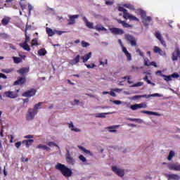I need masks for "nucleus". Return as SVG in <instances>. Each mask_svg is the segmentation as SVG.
Listing matches in <instances>:
<instances>
[{"instance_id": "nucleus-1", "label": "nucleus", "mask_w": 180, "mask_h": 180, "mask_svg": "<svg viewBox=\"0 0 180 180\" xmlns=\"http://www.w3.org/2000/svg\"><path fill=\"white\" fill-rule=\"evenodd\" d=\"M92 57V52H89L87 54H85L84 56H82L80 55H77L73 59L70 60L69 61V64L70 65H77L78 63H79L80 58L83 60V63L85 64L89 58Z\"/></svg>"}, {"instance_id": "nucleus-2", "label": "nucleus", "mask_w": 180, "mask_h": 180, "mask_svg": "<svg viewBox=\"0 0 180 180\" xmlns=\"http://www.w3.org/2000/svg\"><path fill=\"white\" fill-rule=\"evenodd\" d=\"M56 169H58V171H60L62 174V175H63V176L65 177H70L71 176V175H72V170H71V169L67 167V166H65V165H63L61 163H58L56 166H55Z\"/></svg>"}, {"instance_id": "nucleus-3", "label": "nucleus", "mask_w": 180, "mask_h": 180, "mask_svg": "<svg viewBox=\"0 0 180 180\" xmlns=\"http://www.w3.org/2000/svg\"><path fill=\"white\" fill-rule=\"evenodd\" d=\"M138 12L142 19V23L144 26H148V25H150V22L153 20L151 17H147V13L143 10L139 9L138 10Z\"/></svg>"}, {"instance_id": "nucleus-4", "label": "nucleus", "mask_w": 180, "mask_h": 180, "mask_svg": "<svg viewBox=\"0 0 180 180\" xmlns=\"http://www.w3.org/2000/svg\"><path fill=\"white\" fill-rule=\"evenodd\" d=\"M124 37L127 41H129L132 47H136L137 46V40L134 36L130 34H125Z\"/></svg>"}, {"instance_id": "nucleus-5", "label": "nucleus", "mask_w": 180, "mask_h": 180, "mask_svg": "<svg viewBox=\"0 0 180 180\" xmlns=\"http://www.w3.org/2000/svg\"><path fill=\"white\" fill-rule=\"evenodd\" d=\"M37 92V90L35 89H30V90H27L22 93V96L24 98H32V96H34Z\"/></svg>"}, {"instance_id": "nucleus-6", "label": "nucleus", "mask_w": 180, "mask_h": 180, "mask_svg": "<svg viewBox=\"0 0 180 180\" xmlns=\"http://www.w3.org/2000/svg\"><path fill=\"white\" fill-rule=\"evenodd\" d=\"M4 96H6V98H9L10 99H16V98L19 96V94L15 91H7L4 92Z\"/></svg>"}, {"instance_id": "nucleus-7", "label": "nucleus", "mask_w": 180, "mask_h": 180, "mask_svg": "<svg viewBox=\"0 0 180 180\" xmlns=\"http://www.w3.org/2000/svg\"><path fill=\"white\" fill-rule=\"evenodd\" d=\"M37 114V112H36V110H32V108H29L28 113L26 116L27 120H33V119H34V116H36Z\"/></svg>"}, {"instance_id": "nucleus-8", "label": "nucleus", "mask_w": 180, "mask_h": 180, "mask_svg": "<svg viewBox=\"0 0 180 180\" xmlns=\"http://www.w3.org/2000/svg\"><path fill=\"white\" fill-rule=\"evenodd\" d=\"M65 160L68 164H71L72 165H74V163L75 162V160L71 156L70 150L68 149L66 150Z\"/></svg>"}, {"instance_id": "nucleus-9", "label": "nucleus", "mask_w": 180, "mask_h": 180, "mask_svg": "<svg viewBox=\"0 0 180 180\" xmlns=\"http://www.w3.org/2000/svg\"><path fill=\"white\" fill-rule=\"evenodd\" d=\"M112 172H115L116 175H118V176H124V170L117 168L116 166L112 167Z\"/></svg>"}, {"instance_id": "nucleus-10", "label": "nucleus", "mask_w": 180, "mask_h": 180, "mask_svg": "<svg viewBox=\"0 0 180 180\" xmlns=\"http://www.w3.org/2000/svg\"><path fill=\"white\" fill-rule=\"evenodd\" d=\"M110 32L115 35H122L124 34V31L123 30L117 27L110 28Z\"/></svg>"}, {"instance_id": "nucleus-11", "label": "nucleus", "mask_w": 180, "mask_h": 180, "mask_svg": "<svg viewBox=\"0 0 180 180\" xmlns=\"http://www.w3.org/2000/svg\"><path fill=\"white\" fill-rule=\"evenodd\" d=\"M165 81H167V82H169V81H172V78H179V74L177 72L173 73L172 75H162Z\"/></svg>"}, {"instance_id": "nucleus-12", "label": "nucleus", "mask_w": 180, "mask_h": 180, "mask_svg": "<svg viewBox=\"0 0 180 180\" xmlns=\"http://www.w3.org/2000/svg\"><path fill=\"white\" fill-rule=\"evenodd\" d=\"M143 108H147V103H139V104L131 105L130 106V108L131 109V110H137V109H141Z\"/></svg>"}, {"instance_id": "nucleus-13", "label": "nucleus", "mask_w": 180, "mask_h": 180, "mask_svg": "<svg viewBox=\"0 0 180 180\" xmlns=\"http://www.w3.org/2000/svg\"><path fill=\"white\" fill-rule=\"evenodd\" d=\"M167 168H169L170 171H180V165L178 163L167 164Z\"/></svg>"}, {"instance_id": "nucleus-14", "label": "nucleus", "mask_w": 180, "mask_h": 180, "mask_svg": "<svg viewBox=\"0 0 180 180\" xmlns=\"http://www.w3.org/2000/svg\"><path fill=\"white\" fill-rule=\"evenodd\" d=\"M155 37L160 41L161 44L163 45V47H167V44L165 43V41H164V39H162V36H161L159 31L155 32Z\"/></svg>"}, {"instance_id": "nucleus-15", "label": "nucleus", "mask_w": 180, "mask_h": 180, "mask_svg": "<svg viewBox=\"0 0 180 180\" xmlns=\"http://www.w3.org/2000/svg\"><path fill=\"white\" fill-rule=\"evenodd\" d=\"M79 18V15H69L70 20H68V25L70 26L71 25H75V19H78Z\"/></svg>"}, {"instance_id": "nucleus-16", "label": "nucleus", "mask_w": 180, "mask_h": 180, "mask_svg": "<svg viewBox=\"0 0 180 180\" xmlns=\"http://www.w3.org/2000/svg\"><path fill=\"white\" fill-rule=\"evenodd\" d=\"M26 83V77H19L18 79L14 82L13 85H23V84Z\"/></svg>"}, {"instance_id": "nucleus-17", "label": "nucleus", "mask_w": 180, "mask_h": 180, "mask_svg": "<svg viewBox=\"0 0 180 180\" xmlns=\"http://www.w3.org/2000/svg\"><path fill=\"white\" fill-rule=\"evenodd\" d=\"M151 96H160V94H154L152 95H141V96H134L133 99H140L141 98H151Z\"/></svg>"}, {"instance_id": "nucleus-18", "label": "nucleus", "mask_w": 180, "mask_h": 180, "mask_svg": "<svg viewBox=\"0 0 180 180\" xmlns=\"http://www.w3.org/2000/svg\"><path fill=\"white\" fill-rule=\"evenodd\" d=\"M165 176L167 178L168 180H179L180 179V176L174 174H165Z\"/></svg>"}, {"instance_id": "nucleus-19", "label": "nucleus", "mask_w": 180, "mask_h": 180, "mask_svg": "<svg viewBox=\"0 0 180 180\" xmlns=\"http://www.w3.org/2000/svg\"><path fill=\"white\" fill-rule=\"evenodd\" d=\"M122 51L125 54L128 61H131V54L129 53V51H127V49H126V47H123Z\"/></svg>"}, {"instance_id": "nucleus-20", "label": "nucleus", "mask_w": 180, "mask_h": 180, "mask_svg": "<svg viewBox=\"0 0 180 180\" xmlns=\"http://www.w3.org/2000/svg\"><path fill=\"white\" fill-rule=\"evenodd\" d=\"M124 19H129V20H134L135 22H140V20L139 18H137V17L134 16V15H130V13H128V15H126V18H124Z\"/></svg>"}, {"instance_id": "nucleus-21", "label": "nucleus", "mask_w": 180, "mask_h": 180, "mask_svg": "<svg viewBox=\"0 0 180 180\" xmlns=\"http://www.w3.org/2000/svg\"><path fill=\"white\" fill-rule=\"evenodd\" d=\"M17 72L21 75H23V74H27V72H29V68H22L17 70Z\"/></svg>"}, {"instance_id": "nucleus-22", "label": "nucleus", "mask_w": 180, "mask_h": 180, "mask_svg": "<svg viewBox=\"0 0 180 180\" xmlns=\"http://www.w3.org/2000/svg\"><path fill=\"white\" fill-rule=\"evenodd\" d=\"M20 47H22L25 51H30V46L26 42L20 44Z\"/></svg>"}, {"instance_id": "nucleus-23", "label": "nucleus", "mask_w": 180, "mask_h": 180, "mask_svg": "<svg viewBox=\"0 0 180 180\" xmlns=\"http://www.w3.org/2000/svg\"><path fill=\"white\" fill-rule=\"evenodd\" d=\"M68 124L69 129H71L72 131H75L76 133H79V131H81V130L74 126L72 122H70V123H68Z\"/></svg>"}, {"instance_id": "nucleus-24", "label": "nucleus", "mask_w": 180, "mask_h": 180, "mask_svg": "<svg viewBox=\"0 0 180 180\" xmlns=\"http://www.w3.org/2000/svg\"><path fill=\"white\" fill-rule=\"evenodd\" d=\"M84 20L86 23V26L89 27V29H95V27H94V22L88 21V19H86L85 17L84 18Z\"/></svg>"}, {"instance_id": "nucleus-25", "label": "nucleus", "mask_w": 180, "mask_h": 180, "mask_svg": "<svg viewBox=\"0 0 180 180\" xmlns=\"http://www.w3.org/2000/svg\"><path fill=\"white\" fill-rule=\"evenodd\" d=\"M94 29H96V30H97L98 32H106L108 30V29H106L105 27H104L101 25H96L94 27Z\"/></svg>"}, {"instance_id": "nucleus-26", "label": "nucleus", "mask_w": 180, "mask_h": 180, "mask_svg": "<svg viewBox=\"0 0 180 180\" xmlns=\"http://www.w3.org/2000/svg\"><path fill=\"white\" fill-rule=\"evenodd\" d=\"M141 113H146V115H153L154 116H161L160 113L153 111L141 110Z\"/></svg>"}, {"instance_id": "nucleus-27", "label": "nucleus", "mask_w": 180, "mask_h": 180, "mask_svg": "<svg viewBox=\"0 0 180 180\" xmlns=\"http://www.w3.org/2000/svg\"><path fill=\"white\" fill-rule=\"evenodd\" d=\"M46 33L49 37H51L56 34V30H53L51 28L46 27Z\"/></svg>"}, {"instance_id": "nucleus-28", "label": "nucleus", "mask_w": 180, "mask_h": 180, "mask_svg": "<svg viewBox=\"0 0 180 180\" xmlns=\"http://www.w3.org/2000/svg\"><path fill=\"white\" fill-rule=\"evenodd\" d=\"M9 22H11V18L4 17L1 20V25H3V26H6V25H8Z\"/></svg>"}, {"instance_id": "nucleus-29", "label": "nucleus", "mask_w": 180, "mask_h": 180, "mask_svg": "<svg viewBox=\"0 0 180 180\" xmlns=\"http://www.w3.org/2000/svg\"><path fill=\"white\" fill-rule=\"evenodd\" d=\"M118 11L120 12H123V18H126L127 15H129V12H127V10L126 8H124L123 7H119Z\"/></svg>"}, {"instance_id": "nucleus-30", "label": "nucleus", "mask_w": 180, "mask_h": 180, "mask_svg": "<svg viewBox=\"0 0 180 180\" xmlns=\"http://www.w3.org/2000/svg\"><path fill=\"white\" fill-rule=\"evenodd\" d=\"M47 54V51H46V49L42 48L38 51V55L43 56H46Z\"/></svg>"}, {"instance_id": "nucleus-31", "label": "nucleus", "mask_w": 180, "mask_h": 180, "mask_svg": "<svg viewBox=\"0 0 180 180\" xmlns=\"http://www.w3.org/2000/svg\"><path fill=\"white\" fill-rule=\"evenodd\" d=\"M37 148H42V150H46V151H50V150H51L49 147H48L46 145H42V144L38 145Z\"/></svg>"}, {"instance_id": "nucleus-32", "label": "nucleus", "mask_w": 180, "mask_h": 180, "mask_svg": "<svg viewBox=\"0 0 180 180\" xmlns=\"http://www.w3.org/2000/svg\"><path fill=\"white\" fill-rule=\"evenodd\" d=\"M27 29H28L27 26H26L25 32V40L24 43H29V41H30V37H29L27 35Z\"/></svg>"}, {"instance_id": "nucleus-33", "label": "nucleus", "mask_w": 180, "mask_h": 180, "mask_svg": "<svg viewBox=\"0 0 180 180\" xmlns=\"http://www.w3.org/2000/svg\"><path fill=\"white\" fill-rule=\"evenodd\" d=\"M175 156V152H174V150H170V152L169 153V155L167 157V160L169 161H171L172 160V158H174Z\"/></svg>"}, {"instance_id": "nucleus-34", "label": "nucleus", "mask_w": 180, "mask_h": 180, "mask_svg": "<svg viewBox=\"0 0 180 180\" xmlns=\"http://www.w3.org/2000/svg\"><path fill=\"white\" fill-rule=\"evenodd\" d=\"M13 60L15 64H19L20 63H22V58L19 57L13 56Z\"/></svg>"}, {"instance_id": "nucleus-35", "label": "nucleus", "mask_w": 180, "mask_h": 180, "mask_svg": "<svg viewBox=\"0 0 180 180\" xmlns=\"http://www.w3.org/2000/svg\"><path fill=\"white\" fill-rule=\"evenodd\" d=\"M78 148H79L81 151H83L84 153H85V154H91V151L86 150L84 146H78Z\"/></svg>"}, {"instance_id": "nucleus-36", "label": "nucleus", "mask_w": 180, "mask_h": 180, "mask_svg": "<svg viewBox=\"0 0 180 180\" xmlns=\"http://www.w3.org/2000/svg\"><path fill=\"white\" fill-rule=\"evenodd\" d=\"M25 143H26V147L27 148H29L30 147V146H32V144H33V143H34V140L28 139L27 141H25Z\"/></svg>"}, {"instance_id": "nucleus-37", "label": "nucleus", "mask_w": 180, "mask_h": 180, "mask_svg": "<svg viewBox=\"0 0 180 180\" xmlns=\"http://www.w3.org/2000/svg\"><path fill=\"white\" fill-rule=\"evenodd\" d=\"M106 115H109L108 112H101L96 115V117H106Z\"/></svg>"}, {"instance_id": "nucleus-38", "label": "nucleus", "mask_w": 180, "mask_h": 180, "mask_svg": "<svg viewBox=\"0 0 180 180\" xmlns=\"http://www.w3.org/2000/svg\"><path fill=\"white\" fill-rule=\"evenodd\" d=\"M124 6L128 9H130L131 11H134V6L130 4H124Z\"/></svg>"}, {"instance_id": "nucleus-39", "label": "nucleus", "mask_w": 180, "mask_h": 180, "mask_svg": "<svg viewBox=\"0 0 180 180\" xmlns=\"http://www.w3.org/2000/svg\"><path fill=\"white\" fill-rule=\"evenodd\" d=\"M81 45H82V47H83V48L89 47V46H91V44L89 43H88L85 41H82Z\"/></svg>"}, {"instance_id": "nucleus-40", "label": "nucleus", "mask_w": 180, "mask_h": 180, "mask_svg": "<svg viewBox=\"0 0 180 180\" xmlns=\"http://www.w3.org/2000/svg\"><path fill=\"white\" fill-rule=\"evenodd\" d=\"M48 146H49V147H51L53 146L54 147H57L60 150V146H58V145H57V143H56L53 141L48 142Z\"/></svg>"}, {"instance_id": "nucleus-41", "label": "nucleus", "mask_w": 180, "mask_h": 180, "mask_svg": "<svg viewBox=\"0 0 180 180\" xmlns=\"http://www.w3.org/2000/svg\"><path fill=\"white\" fill-rule=\"evenodd\" d=\"M31 46H39V41L37 38H34L32 40Z\"/></svg>"}, {"instance_id": "nucleus-42", "label": "nucleus", "mask_w": 180, "mask_h": 180, "mask_svg": "<svg viewBox=\"0 0 180 180\" xmlns=\"http://www.w3.org/2000/svg\"><path fill=\"white\" fill-rule=\"evenodd\" d=\"M84 65L86 67V68L89 69L95 68V67H96V65H95L94 63H91V65L85 63Z\"/></svg>"}, {"instance_id": "nucleus-43", "label": "nucleus", "mask_w": 180, "mask_h": 180, "mask_svg": "<svg viewBox=\"0 0 180 180\" xmlns=\"http://www.w3.org/2000/svg\"><path fill=\"white\" fill-rule=\"evenodd\" d=\"M42 103H43L39 102V103L35 104L33 110H35V112L37 113V109H39V106H41V104H42Z\"/></svg>"}, {"instance_id": "nucleus-44", "label": "nucleus", "mask_w": 180, "mask_h": 180, "mask_svg": "<svg viewBox=\"0 0 180 180\" xmlns=\"http://www.w3.org/2000/svg\"><path fill=\"white\" fill-rule=\"evenodd\" d=\"M123 27L127 28V27H131L133 28V25H129V23H127L126 21L124 22L122 24Z\"/></svg>"}, {"instance_id": "nucleus-45", "label": "nucleus", "mask_w": 180, "mask_h": 180, "mask_svg": "<svg viewBox=\"0 0 180 180\" xmlns=\"http://www.w3.org/2000/svg\"><path fill=\"white\" fill-rule=\"evenodd\" d=\"M79 160H80V161L82 162H86V158L82 155L79 156Z\"/></svg>"}, {"instance_id": "nucleus-46", "label": "nucleus", "mask_w": 180, "mask_h": 180, "mask_svg": "<svg viewBox=\"0 0 180 180\" xmlns=\"http://www.w3.org/2000/svg\"><path fill=\"white\" fill-rule=\"evenodd\" d=\"M137 86H143V82H139L136 84L132 85L133 88H137Z\"/></svg>"}, {"instance_id": "nucleus-47", "label": "nucleus", "mask_w": 180, "mask_h": 180, "mask_svg": "<svg viewBox=\"0 0 180 180\" xmlns=\"http://www.w3.org/2000/svg\"><path fill=\"white\" fill-rule=\"evenodd\" d=\"M2 71L6 74H9V72H12V71H13V69H4Z\"/></svg>"}, {"instance_id": "nucleus-48", "label": "nucleus", "mask_w": 180, "mask_h": 180, "mask_svg": "<svg viewBox=\"0 0 180 180\" xmlns=\"http://www.w3.org/2000/svg\"><path fill=\"white\" fill-rule=\"evenodd\" d=\"M160 50H161V49L158 46H154L153 47V51L154 53H159L160 52Z\"/></svg>"}, {"instance_id": "nucleus-49", "label": "nucleus", "mask_w": 180, "mask_h": 180, "mask_svg": "<svg viewBox=\"0 0 180 180\" xmlns=\"http://www.w3.org/2000/svg\"><path fill=\"white\" fill-rule=\"evenodd\" d=\"M58 34V36H61L63 33H65V31H59V30H55V34Z\"/></svg>"}, {"instance_id": "nucleus-50", "label": "nucleus", "mask_w": 180, "mask_h": 180, "mask_svg": "<svg viewBox=\"0 0 180 180\" xmlns=\"http://www.w3.org/2000/svg\"><path fill=\"white\" fill-rule=\"evenodd\" d=\"M117 127H119V125H114V126L108 127L107 129L108 130H112V129H117Z\"/></svg>"}, {"instance_id": "nucleus-51", "label": "nucleus", "mask_w": 180, "mask_h": 180, "mask_svg": "<svg viewBox=\"0 0 180 180\" xmlns=\"http://www.w3.org/2000/svg\"><path fill=\"white\" fill-rule=\"evenodd\" d=\"M105 65H108V59H105V62H103L102 60L100 61V65H103V67H105Z\"/></svg>"}, {"instance_id": "nucleus-52", "label": "nucleus", "mask_w": 180, "mask_h": 180, "mask_svg": "<svg viewBox=\"0 0 180 180\" xmlns=\"http://www.w3.org/2000/svg\"><path fill=\"white\" fill-rule=\"evenodd\" d=\"M128 120H129L130 122H139V120H140V119H138V118H128Z\"/></svg>"}, {"instance_id": "nucleus-53", "label": "nucleus", "mask_w": 180, "mask_h": 180, "mask_svg": "<svg viewBox=\"0 0 180 180\" xmlns=\"http://www.w3.org/2000/svg\"><path fill=\"white\" fill-rule=\"evenodd\" d=\"M112 103H115V105H122V101L115 100V101H112Z\"/></svg>"}, {"instance_id": "nucleus-54", "label": "nucleus", "mask_w": 180, "mask_h": 180, "mask_svg": "<svg viewBox=\"0 0 180 180\" xmlns=\"http://www.w3.org/2000/svg\"><path fill=\"white\" fill-rule=\"evenodd\" d=\"M15 146L16 148H19V147H20V146H22V142L18 141L15 143Z\"/></svg>"}, {"instance_id": "nucleus-55", "label": "nucleus", "mask_w": 180, "mask_h": 180, "mask_svg": "<svg viewBox=\"0 0 180 180\" xmlns=\"http://www.w3.org/2000/svg\"><path fill=\"white\" fill-rule=\"evenodd\" d=\"M149 65H152L153 67H155V68H157V67H158V65H157V63L155 62H150L149 63Z\"/></svg>"}, {"instance_id": "nucleus-56", "label": "nucleus", "mask_w": 180, "mask_h": 180, "mask_svg": "<svg viewBox=\"0 0 180 180\" xmlns=\"http://www.w3.org/2000/svg\"><path fill=\"white\" fill-rule=\"evenodd\" d=\"M28 11H29V13H30L32 11H33V6H31L30 4H28Z\"/></svg>"}, {"instance_id": "nucleus-57", "label": "nucleus", "mask_w": 180, "mask_h": 180, "mask_svg": "<svg viewBox=\"0 0 180 180\" xmlns=\"http://www.w3.org/2000/svg\"><path fill=\"white\" fill-rule=\"evenodd\" d=\"M0 78H3V79H6V78L8 77H6V75H5V74L0 73Z\"/></svg>"}, {"instance_id": "nucleus-58", "label": "nucleus", "mask_w": 180, "mask_h": 180, "mask_svg": "<svg viewBox=\"0 0 180 180\" xmlns=\"http://www.w3.org/2000/svg\"><path fill=\"white\" fill-rule=\"evenodd\" d=\"M21 161L22 162H27V161H29V158H21Z\"/></svg>"}, {"instance_id": "nucleus-59", "label": "nucleus", "mask_w": 180, "mask_h": 180, "mask_svg": "<svg viewBox=\"0 0 180 180\" xmlns=\"http://www.w3.org/2000/svg\"><path fill=\"white\" fill-rule=\"evenodd\" d=\"M158 54H160V56H164V54H165V52H164L162 49H160Z\"/></svg>"}, {"instance_id": "nucleus-60", "label": "nucleus", "mask_w": 180, "mask_h": 180, "mask_svg": "<svg viewBox=\"0 0 180 180\" xmlns=\"http://www.w3.org/2000/svg\"><path fill=\"white\" fill-rule=\"evenodd\" d=\"M117 22L121 25H123V23H124V21L120 20V19H117Z\"/></svg>"}, {"instance_id": "nucleus-61", "label": "nucleus", "mask_w": 180, "mask_h": 180, "mask_svg": "<svg viewBox=\"0 0 180 180\" xmlns=\"http://www.w3.org/2000/svg\"><path fill=\"white\" fill-rule=\"evenodd\" d=\"M106 5H113V1H107L105 2Z\"/></svg>"}, {"instance_id": "nucleus-62", "label": "nucleus", "mask_w": 180, "mask_h": 180, "mask_svg": "<svg viewBox=\"0 0 180 180\" xmlns=\"http://www.w3.org/2000/svg\"><path fill=\"white\" fill-rule=\"evenodd\" d=\"M22 101H23L24 104L27 103L29 102V98H24V99H22Z\"/></svg>"}, {"instance_id": "nucleus-63", "label": "nucleus", "mask_w": 180, "mask_h": 180, "mask_svg": "<svg viewBox=\"0 0 180 180\" xmlns=\"http://www.w3.org/2000/svg\"><path fill=\"white\" fill-rule=\"evenodd\" d=\"M118 43L121 46V47H122V49H123V47H124V46H123V44L122 43V39H119Z\"/></svg>"}, {"instance_id": "nucleus-64", "label": "nucleus", "mask_w": 180, "mask_h": 180, "mask_svg": "<svg viewBox=\"0 0 180 180\" xmlns=\"http://www.w3.org/2000/svg\"><path fill=\"white\" fill-rule=\"evenodd\" d=\"M25 139H33V136L32 135H27L25 136Z\"/></svg>"}]
</instances>
